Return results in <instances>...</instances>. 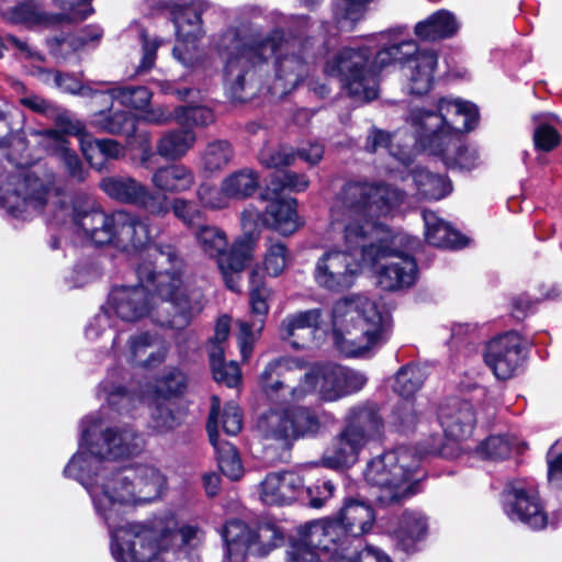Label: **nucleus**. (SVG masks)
I'll return each mask as SVG.
<instances>
[{
    "label": "nucleus",
    "mask_w": 562,
    "mask_h": 562,
    "mask_svg": "<svg viewBox=\"0 0 562 562\" xmlns=\"http://www.w3.org/2000/svg\"><path fill=\"white\" fill-rule=\"evenodd\" d=\"M443 150H436L428 143L420 144L424 148L429 149L435 155H441L448 167L460 169H472L476 166L479 155L475 148L461 144L460 138L453 140H442Z\"/></svg>",
    "instance_id": "79ce46f5"
},
{
    "label": "nucleus",
    "mask_w": 562,
    "mask_h": 562,
    "mask_svg": "<svg viewBox=\"0 0 562 562\" xmlns=\"http://www.w3.org/2000/svg\"><path fill=\"white\" fill-rule=\"evenodd\" d=\"M335 525L312 521L301 527L286 550V562H335Z\"/></svg>",
    "instance_id": "2eb2a0df"
},
{
    "label": "nucleus",
    "mask_w": 562,
    "mask_h": 562,
    "mask_svg": "<svg viewBox=\"0 0 562 562\" xmlns=\"http://www.w3.org/2000/svg\"><path fill=\"white\" fill-rule=\"evenodd\" d=\"M0 204L13 217L26 220L32 213L44 211L56 224L71 221L78 233L95 245L111 244L126 252L145 250L160 266L177 260L172 246H151L155 237L151 221L127 210L106 213L70 204L68 198L29 171L11 175L0 188Z\"/></svg>",
    "instance_id": "7ed1b4c3"
},
{
    "label": "nucleus",
    "mask_w": 562,
    "mask_h": 562,
    "mask_svg": "<svg viewBox=\"0 0 562 562\" xmlns=\"http://www.w3.org/2000/svg\"><path fill=\"white\" fill-rule=\"evenodd\" d=\"M153 187L166 193H182L192 189L195 183L194 171L183 164H170L157 168L150 177Z\"/></svg>",
    "instance_id": "72a5a7b5"
},
{
    "label": "nucleus",
    "mask_w": 562,
    "mask_h": 562,
    "mask_svg": "<svg viewBox=\"0 0 562 562\" xmlns=\"http://www.w3.org/2000/svg\"><path fill=\"white\" fill-rule=\"evenodd\" d=\"M183 422L182 411L167 398H157L150 408L149 428L157 435L175 431Z\"/></svg>",
    "instance_id": "a19ab883"
},
{
    "label": "nucleus",
    "mask_w": 562,
    "mask_h": 562,
    "mask_svg": "<svg viewBox=\"0 0 562 562\" xmlns=\"http://www.w3.org/2000/svg\"><path fill=\"white\" fill-rule=\"evenodd\" d=\"M503 509L514 522L539 530L548 525V516L533 482L517 479L508 482L503 491Z\"/></svg>",
    "instance_id": "4468645a"
},
{
    "label": "nucleus",
    "mask_w": 562,
    "mask_h": 562,
    "mask_svg": "<svg viewBox=\"0 0 562 562\" xmlns=\"http://www.w3.org/2000/svg\"><path fill=\"white\" fill-rule=\"evenodd\" d=\"M233 158L234 149L227 140H212L201 154V168L205 172H218L227 167Z\"/></svg>",
    "instance_id": "de8ad7c7"
},
{
    "label": "nucleus",
    "mask_w": 562,
    "mask_h": 562,
    "mask_svg": "<svg viewBox=\"0 0 562 562\" xmlns=\"http://www.w3.org/2000/svg\"><path fill=\"white\" fill-rule=\"evenodd\" d=\"M101 191L119 203L137 206L154 216L169 213L167 195L153 191L147 184L128 175L108 176L100 180Z\"/></svg>",
    "instance_id": "ddd939ff"
},
{
    "label": "nucleus",
    "mask_w": 562,
    "mask_h": 562,
    "mask_svg": "<svg viewBox=\"0 0 562 562\" xmlns=\"http://www.w3.org/2000/svg\"><path fill=\"white\" fill-rule=\"evenodd\" d=\"M310 186L308 178L303 173L286 171L281 175H274L269 184L261 192V199H274L288 190L291 192H303Z\"/></svg>",
    "instance_id": "3c124183"
},
{
    "label": "nucleus",
    "mask_w": 562,
    "mask_h": 562,
    "mask_svg": "<svg viewBox=\"0 0 562 562\" xmlns=\"http://www.w3.org/2000/svg\"><path fill=\"white\" fill-rule=\"evenodd\" d=\"M116 335L112 341V352L125 362L140 368H156L161 364L168 355L167 342L157 334L150 331H135L124 340Z\"/></svg>",
    "instance_id": "f3484780"
},
{
    "label": "nucleus",
    "mask_w": 562,
    "mask_h": 562,
    "mask_svg": "<svg viewBox=\"0 0 562 562\" xmlns=\"http://www.w3.org/2000/svg\"><path fill=\"white\" fill-rule=\"evenodd\" d=\"M38 145L49 155L56 157L68 177L78 182L86 180L88 171L74 149L70 148L67 138L53 128L37 131Z\"/></svg>",
    "instance_id": "cd10ccee"
},
{
    "label": "nucleus",
    "mask_w": 562,
    "mask_h": 562,
    "mask_svg": "<svg viewBox=\"0 0 562 562\" xmlns=\"http://www.w3.org/2000/svg\"><path fill=\"white\" fill-rule=\"evenodd\" d=\"M295 154L291 147H266L259 153V161L267 168H281L290 166L295 160Z\"/></svg>",
    "instance_id": "0e129e2a"
},
{
    "label": "nucleus",
    "mask_w": 562,
    "mask_h": 562,
    "mask_svg": "<svg viewBox=\"0 0 562 562\" xmlns=\"http://www.w3.org/2000/svg\"><path fill=\"white\" fill-rule=\"evenodd\" d=\"M389 532L396 540V546L409 553L415 551L417 543L427 532V520L417 512H405L391 524Z\"/></svg>",
    "instance_id": "f704fd0d"
},
{
    "label": "nucleus",
    "mask_w": 562,
    "mask_h": 562,
    "mask_svg": "<svg viewBox=\"0 0 562 562\" xmlns=\"http://www.w3.org/2000/svg\"><path fill=\"white\" fill-rule=\"evenodd\" d=\"M458 29L456 16L447 10H439L419 21L414 27V33L422 41L435 42L453 36Z\"/></svg>",
    "instance_id": "e433bc0d"
},
{
    "label": "nucleus",
    "mask_w": 562,
    "mask_h": 562,
    "mask_svg": "<svg viewBox=\"0 0 562 562\" xmlns=\"http://www.w3.org/2000/svg\"><path fill=\"white\" fill-rule=\"evenodd\" d=\"M423 382V370L416 366H406L396 373L393 389L404 398H408L419 390Z\"/></svg>",
    "instance_id": "4d7b16f0"
},
{
    "label": "nucleus",
    "mask_w": 562,
    "mask_h": 562,
    "mask_svg": "<svg viewBox=\"0 0 562 562\" xmlns=\"http://www.w3.org/2000/svg\"><path fill=\"white\" fill-rule=\"evenodd\" d=\"M367 445L344 427L325 448L319 464L324 468L344 471L353 467Z\"/></svg>",
    "instance_id": "b1692460"
},
{
    "label": "nucleus",
    "mask_w": 562,
    "mask_h": 562,
    "mask_svg": "<svg viewBox=\"0 0 562 562\" xmlns=\"http://www.w3.org/2000/svg\"><path fill=\"white\" fill-rule=\"evenodd\" d=\"M223 539L229 559H243L246 553L252 554L254 529L244 521L233 519L226 522L223 529Z\"/></svg>",
    "instance_id": "ea45409f"
},
{
    "label": "nucleus",
    "mask_w": 562,
    "mask_h": 562,
    "mask_svg": "<svg viewBox=\"0 0 562 562\" xmlns=\"http://www.w3.org/2000/svg\"><path fill=\"white\" fill-rule=\"evenodd\" d=\"M412 180L416 187L417 194L422 199L440 200L447 196L451 190V183L440 175L418 168L412 171Z\"/></svg>",
    "instance_id": "c03bdc74"
},
{
    "label": "nucleus",
    "mask_w": 562,
    "mask_h": 562,
    "mask_svg": "<svg viewBox=\"0 0 562 562\" xmlns=\"http://www.w3.org/2000/svg\"><path fill=\"white\" fill-rule=\"evenodd\" d=\"M271 296L272 290L267 286L263 273L259 267H255L249 274V304L255 318L250 322L244 319L236 322L238 326L237 340L244 360L249 358L252 346L263 329L269 312L268 301Z\"/></svg>",
    "instance_id": "dca6fc26"
},
{
    "label": "nucleus",
    "mask_w": 562,
    "mask_h": 562,
    "mask_svg": "<svg viewBox=\"0 0 562 562\" xmlns=\"http://www.w3.org/2000/svg\"><path fill=\"white\" fill-rule=\"evenodd\" d=\"M113 100H117L122 105L143 110L151 99V92L146 87H125L109 90Z\"/></svg>",
    "instance_id": "bf43d9fd"
},
{
    "label": "nucleus",
    "mask_w": 562,
    "mask_h": 562,
    "mask_svg": "<svg viewBox=\"0 0 562 562\" xmlns=\"http://www.w3.org/2000/svg\"><path fill=\"white\" fill-rule=\"evenodd\" d=\"M81 151L87 161L98 170H101L103 162H95L94 156L100 153L105 159H120L124 156V147L114 139H95L91 136L81 138Z\"/></svg>",
    "instance_id": "49530a36"
},
{
    "label": "nucleus",
    "mask_w": 562,
    "mask_h": 562,
    "mask_svg": "<svg viewBox=\"0 0 562 562\" xmlns=\"http://www.w3.org/2000/svg\"><path fill=\"white\" fill-rule=\"evenodd\" d=\"M42 79L44 82L48 85H53L64 92H68L71 94H79L82 97H92L99 90L94 89L93 86H104L106 82L98 81V82H87L81 83L79 79L68 74H60L59 71L44 70L42 71Z\"/></svg>",
    "instance_id": "8fccbe9b"
},
{
    "label": "nucleus",
    "mask_w": 562,
    "mask_h": 562,
    "mask_svg": "<svg viewBox=\"0 0 562 562\" xmlns=\"http://www.w3.org/2000/svg\"><path fill=\"white\" fill-rule=\"evenodd\" d=\"M292 439L315 436L321 429L318 416L306 407L290 409Z\"/></svg>",
    "instance_id": "5fc2aeb1"
},
{
    "label": "nucleus",
    "mask_w": 562,
    "mask_h": 562,
    "mask_svg": "<svg viewBox=\"0 0 562 562\" xmlns=\"http://www.w3.org/2000/svg\"><path fill=\"white\" fill-rule=\"evenodd\" d=\"M338 375V364L335 363L307 367L299 359L279 358L266 366L259 383L267 398L279 404L299 402L311 394H317L325 402H335L341 398Z\"/></svg>",
    "instance_id": "423d86ee"
},
{
    "label": "nucleus",
    "mask_w": 562,
    "mask_h": 562,
    "mask_svg": "<svg viewBox=\"0 0 562 562\" xmlns=\"http://www.w3.org/2000/svg\"><path fill=\"white\" fill-rule=\"evenodd\" d=\"M8 20L14 24H35L42 20V14L33 1L21 2L7 12Z\"/></svg>",
    "instance_id": "338daca9"
},
{
    "label": "nucleus",
    "mask_w": 562,
    "mask_h": 562,
    "mask_svg": "<svg viewBox=\"0 0 562 562\" xmlns=\"http://www.w3.org/2000/svg\"><path fill=\"white\" fill-rule=\"evenodd\" d=\"M142 526L144 533L146 535L145 544H153L159 551H165L166 562L169 561V544L175 532L178 533L181 539V544L188 548H196L204 540V531L195 525H183L179 527L178 520L171 510L161 512L156 515L146 524L142 522H126L119 525L116 522L113 527H109L112 538L111 552L113 553L114 547L120 542H125L124 539H119L116 536L127 531L132 526Z\"/></svg>",
    "instance_id": "9b49d317"
},
{
    "label": "nucleus",
    "mask_w": 562,
    "mask_h": 562,
    "mask_svg": "<svg viewBox=\"0 0 562 562\" xmlns=\"http://www.w3.org/2000/svg\"><path fill=\"white\" fill-rule=\"evenodd\" d=\"M437 64L438 56L432 49H423L415 58L411 59L409 66L403 67L407 92L416 95L427 93L432 86Z\"/></svg>",
    "instance_id": "c756f323"
},
{
    "label": "nucleus",
    "mask_w": 562,
    "mask_h": 562,
    "mask_svg": "<svg viewBox=\"0 0 562 562\" xmlns=\"http://www.w3.org/2000/svg\"><path fill=\"white\" fill-rule=\"evenodd\" d=\"M304 486L303 479L293 471L271 472L258 484L260 502L269 506L292 504Z\"/></svg>",
    "instance_id": "4be33fe9"
},
{
    "label": "nucleus",
    "mask_w": 562,
    "mask_h": 562,
    "mask_svg": "<svg viewBox=\"0 0 562 562\" xmlns=\"http://www.w3.org/2000/svg\"><path fill=\"white\" fill-rule=\"evenodd\" d=\"M116 537L125 540L113 549V558L116 562H166L164 550L159 551L153 544H145L146 535L142 526H132Z\"/></svg>",
    "instance_id": "bb28decb"
},
{
    "label": "nucleus",
    "mask_w": 562,
    "mask_h": 562,
    "mask_svg": "<svg viewBox=\"0 0 562 562\" xmlns=\"http://www.w3.org/2000/svg\"><path fill=\"white\" fill-rule=\"evenodd\" d=\"M243 235L233 243L234 265L240 268L245 260H251L260 234V225L265 223V214L249 205L241 213Z\"/></svg>",
    "instance_id": "2f4dec72"
},
{
    "label": "nucleus",
    "mask_w": 562,
    "mask_h": 562,
    "mask_svg": "<svg viewBox=\"0 0 562 562\" xmlns=\"http://www.w3.org/2000/svg\"><path fill=\"white\" fill-rule=\"evenodd\" d=\"M196 198L200 204L209 210H221L228 207L231 201L224 189L223 181L221 182L220 188L209 183H201L196 190Z\"/></svg>",
    "instance_id": "e2e57ef3"
},
{
    "label": "nucleus",
    "mask_w": 562,
    "mask_h": 562,
    "mask_svg": "<svg viewBox=\"0 0 562 562\" xmlns=\"http://www.w3.org/2000/svg\"><path fill=\"white\" fill-rule=\"evenodd\" d=\"M90 123L100 132L132 136L136 120L127 111H100L92 115Z\"/></svg>",
    "instance_id": "37998d69"
},
{
    "label": "nucleus",
    "mask_w": 562,
    "mask_h": 562,
    "mask_svg": "<svg viewBox=\"0 0 562 562\" xmlns=\"http://www.w3.org/2000/svg\"><path fill=\"white\" fill-rule=\"evenodd\" d=\"M220 9L206 0H177L169 5L176 36L180 42L194 43L205 34L202 15Z\"/></svg>",
    "instance_id": "412c9836"
},
{
    "label": "nucleus",
    "mask_w": 562,
    "mask_h": 562,
    "mask_svg": "<svg viewBox=\"0 0 562 562\" xmlns=\"http://www.w3.org/2000/svg\"><path fill=\"white\" fill-rule=\"evenodd\" d=\"M270 203L265 211V224L272 227L282 235H291L301 225L296 213V200L289 199H263Z\"/></svg>",
    "instance_id": "c9c22d12"
},
{
    "label": "nucleus",
    "mask_w": 562,
    "mask_h": 562,
    "mask_svg": "<svg viewBox=\"0 0 562 562\" xmlns=\"http://www.w3.org/2000/svg\"><path fill=\"white\" fill-rule=\"evenodd\" d=\"M126 380L127 373L113 369L100 384V391L104 394L105 401L119 413H130L142 402L140 395L126 387Z\"/></svg>",
    "instance_id": "473e14b6"
},
{
    "label": "nucleus",
    "mask_w": 562,
    "mask_h": 562,
    "mask_svg": "<svg viewBox=\"0 0 562 562\" xmlns=\"http://www.w3.org/2000/svg\"><path fill=\"white\" fill-rule=\"evenodd\" d=\"M407 32L406 26H396L380 34L385 41V46L381 48L374 58V66L382 69L391 64L398 63L409 66L411 59L415 58L423 49L413 40H401Z\"/></svg>",
    "instance_id": "c85d7f7f"
},
{
    "label": "nucleus",
    "mask_w": 562,
    "mask_h": 562,
    "mask_svg": "<svg viewBox=\"0 0 562 562\" xmlns=\"http://www.w3.org/2000/svg\"><path fill=\"white\" fill-rule=\"evenodd\" d=\"M196 142V134L190 128H176L165 132L156 145L157 154L169 160L184 157Z\"/></svg>",
    "instance_id": "4c0bfd02"
},
{
    "label": "nucleus",
    "mask_w": 562,
    "mask_h": 562,
    "mask_svg": "<svg viewBox=\"0 0 562 562\" xmlns=\"http://www.w3.org/2000/svg\"><path fill=\"white\" fill-rule=\"evenodd\" d=\"M438 420L447 437L460 440L472 434L476 418L470 402L450 398L440 406Z\"/></svg>",
    "instance_id": "a878e982"
},
{
    "label": "nucleus",
    "mask_w": 562,
    "mask_h": 562,
    "mask_svg": "<svg viewBox=\"0 0 562 562\" xmlns=\"http://www.w3.org/2000/svg\"><path fill=\"white\" fill-rule=\"evenodd\" d=\"M423 218L425 236L430 245L442 248H459L464 245L462 236L436 213L424 211Z\"/></svg>",
    "instance_id": "58836bf2"
},
{
    "label": "nucleus",
    "mask_w": 562,
    "mask_h": 562,
    "mask_svg": "<svg viewBox=\"0 0 562 562\" xmlns=\"http://www.w3.org/2000/svg\"><path fill=\"white\" fill-rule=\"evenodd\" d=\"M321 318V308L291 313L281 321L279 335L295 349L306 348L313 342L319 329Z\"/></svg>",
    "instance_id": "5701e85b"
},
{
    "label": "nucleus",
    "mask_w": 562,
    "mask_h": 562,
    "mask_svg": "<svg viewBox=\"0 0 562 562\" xmlns=\"http://www.w3.org/2000/svg\"><path fill=\"white\" fill-rule=\"evenodd\" d=\"M181 267L182 261L178 256L177 260L164 266L154 258L145 256L136 268L142 284L113 288L100 313L87 326V338L97 339L111 325L112 316L126 323H135L151 316L157 303L150 296V291H155L175 310L173 316L161 321L160 324L176 329L187 327L201 312L203 294L200 289L183 284L180 278Z\"/></svg>",
    "instance_id": "39448f33"
},
{
    "label": "nucleus",
    "mask_w": 562,
    "mask_h": 562,
    "mask_svg": "<svg viewBox=\"0 0 562 562\" xmlns=\"http://www.w3.org/2000/svg\"><path fill=\"white\" fill-rule=\"evenodd\" d=\"M368 48L345 47L325 65V72L339 77L348 93L359 101H371L378 97L374 75L367 69L370 58Z\"/></svg>",
    "instance_id": "f8f14e48"
},
{
    "label": "nucleus",
    "mask_w": 562,
    "mask_h": 562,
    "mask_svg": "<svg viewBox=\"0 0 562 562\" xmlns=\"http://www.w3.org/2000/svg\"><path fill=\"white\" fill-rule=\"evenodd\" d=\"M188 384L186 374L178 368H167L157 380V393L166 396L182 394Z\"/></svg>",
    "instance_id": "680f3d73"
},
{
    "label": "nucleus",
    "mask_w": 562,
    "mask_h": 562,
    "mask_svg": "<svg viewBox=\"0 0 562 562\" xmlns=\"http://www.w3.org/2000/svg\"><path fill=\"white\" fill-rule=\"evenodd\" d=\"M532 138L535 148L546 153L553 150L561 143L559 132L547 123H539L536 126Z\"/></svg>",
    "instance_id": "69168bd1"
},
{
    "label": "nucleus",
    "mask_w": 562,
    "mask_h": 562,
    "mask_svg": "<svg viewBox=\"0 0 562 562\" xmlns=\"http://www.w3.org/2000/svg\"><path fill=\"white\" fill-rule=\"evenodd\" d=\"M483 357L497 379H510L520 371L525 361L521 339L516 334L498 336L486 345Z\"/></svg>",
    "instance_id": "6ab92c4d"
},
{
    "label": "nucleus",
    "mask_w": 562,
    "mask_h": 562,
    "mask_svg": "<svg viewBox=\"0 0 562 562\" xmlns=\"http://www.w3.org/2000/svg\"><path fill=\"white\" fill-rule=\"evenodd\" d=\"M195 239L206 256L216 259L217 267L227 288L232 291H239L240 273L251 260H245L240 268L235 267L233 245L227 251L228 237L220 227L201 226L195 233Z\"/></svg>",
    "instance_id": "a211bd4d"
},
{
    "label": "nucleus",
    "mask_w": 562,
    "mask_h": 562,
    "mask_svg": "<svg viewBox=\"0 0 562 562\" xmlns=\"http://www.w3.org/2000/svg\"><path fill=\"white\" fill-rule=\"evenodd\" d=\"M347 550H339L335 562H392L390 558L378 548L366 546L356 553H345Z\"/></svg>",
    "instance_id": "774afa93"
},
{
    "label": "nucleus",
    "mask_w": 562,
    "mask_h": 562,
    "mask_svg": "<svg viewBox=\"0 0 562 562\" xmlns=\"http://www.w3.org/2000/svg\"><path fill=\"white\" fill-rule=\"evenodd\" d=\"M282 529L273 521H263L254 529L252 554L266 555L283 542Z\"/></svg>",
    "instance_id": "603ef678"
},
{
    "label": "nucleus",
    "mask_w": 562,
    "mask_h": 562,
    "mask_svg": "<svg viewBox=\"0 0 562 562\" xmlns=\"http://www.w3.org/2000/svg\"><path fill=\"white\" fill-rule=\"evenodd\" d=\"M418 420L415 403L409 398H403L393 408L389 423L395 430L408 432L415 428Z\"/></svg>",
    "instance_id": "6e6d98bb"
},
{
    "label": "nucleus",
    "mask_w": 562,
    "mask_h": 562,
    "mask_svg": "<svg viewBox=\"0 0 562 562\" xmlns=\"http://www.w3.org/2000/svg\"><path fill=\"white\" fill-rule=\"evenodd\" d=\"M479 120L477 108L461 99L442 98L436 111L413 110L411 123L416 127L420 144L428 143L436 150H443L442 140L460 138L459 134L469 132Z\"/></svg>",
    "instance_id": "9d476101"
},
{
    "label": "nucleus",
    "mask_w": 562,
    "mask_h": 562,
    "mask_svg": "<svg viewBox=\"0 0 562 562\" xmlns=\"http://www.w3.org/2000/svg\"><path fill=\"white\" fill-rule=\"evenodd\" d=\"M375 516L370 505L349 501L341 509L339 516L335 519L316 520L325 525H335L337 531L335 535V551L348 550L345 547L356 538L369 532L373 526Z\"/></svg>",
    "instance_id": "aec40b11"
},
{
    "label": "nucleus",
    "mask_w": 562,
    "mask_h": 562,
    "mask_svg": "<svg viewBox=\"0 0 562 562\" xmlns=\"http://www.w3.org/2000/svg\"><path fill=\"white\" fill-rule=\"evenodd\" d=\"M81 439L77 453L64 474L81 483L90 494L95 512L108 527L120 522L122 513L159 499L167 490V479L150 464H135L115 471L105 460L138 456L145 439L130 426L100 431L99 418L88 416L81 422Z\"/></svg>",
    "instance_id": "f03ea898"
},
{
    "label": "nucleus",
    "mask_w": 562,
    "mask_h": 562,
    "mask_svg": "<svg viewBox=\"0 0 562 562\" xmlns=\"http://www.w3.org/2000/svg\"><path fill=\"white\" fill-rule=\"evenodd\" d=\"M380 233H372L362 251L363 263L375 268L376 282L386 291H396L414 284L417 265L408 251L417 244L402 235L391 236L386 227L376 221Z\"/></svg>",
    "instance_id": "6e6552de"
},
{
    "label": "nucleus",
    "mask_w": 562,
    "mask_h": 562,
    "mask_svg": "<svg viewBox=\"0 0 562 562\" xmlns=\"http://www.w3.org/2000/svg\"><path fill=\"white\" fill-rule=\"evenodd\" d=\"M404 193L384 183L347 182L337 195L331 210V225L340 229L345 249L326 248L315 259L313 280L327 292L349 290L358 279L362 251L372 233H380L376 220L400 205Z\"/></svg>",
    "instance_id": "20e7f679"
},
{
    "label": "nucleus",
    "mask_w": 562,
    "mask_h": 562,
    "mask_svg": "<svg viewBox=\"0 0 562 562\" xmlns=\"http://www.w3.org/2000/svg\"><path fill=\"white\" fill-rule=\"evenodd\" d=\"M420 456L407 447H397L368 461L364 479L379 488L378 503L400 504L416 494Z\"/></svg>",
    "instance_id": "1a4fd4ad"
},
{
    "label": "nucleus",
    "mask_w": 562,
    "mask_h": 562,
    "mask_svg": "<svg viewBox=\"0 0 562 562\" xmlns=\"http://www.w3.org/2000/svg\"><path fill=\"white\" fill-rule=\"evenodd\" d=\"M307 16H295L286 32L276 26L268 32L248 22L222 31L214 48L223 63V81L233 100L245 101L268 93L282 98L311 72L317 59L328 52L323 38L306 35Z\"/></svg>",
    "instance_id": "f257e3e1"
},
{
    "label": "nucleus",
    "mask_w": 562,
    "mask_h": 562,
    "mask_svg": "<svg viewBox=\"0 0 562 562\" xmlns=\"http://www.w3.org/2000/svg\"><path fill=\"white\" fill-rule=\"evenodd\" d=\"M221 400L214 395L211 398V409L207 420V434L214 447L217 464L222 473L228 479L236 481L243 476L244 469L237 451L229 442L218 439Z\"/></svg>",
    "instance_id": "393cba45"
},
{
    "label": "nucleus",
    "mask_w": 562,
    "mask_h": 562,
    "mask_svg": "<svg viewBox=\"0 0 562 562\" xmlns=\"http://www.w3.org/2000/svg\"><path fill=\"white\" fill-rule=\"evenodd\" d=\"M345 427L368 445L383 435L384 423L374 404H361L349 409Z\"/></svg>",
    "instance_id": "7c9ffc66"
},
{
    "label": "nucleus",
    "mask_w": 562,
    "mask_h": 562,
    "mask_svg": "<svg viewBox=\"0 0 562 562\" xmlns=\"http://www.w3.org/2000/svg\"><path fill=\"white\" fill-rule=\"evenodd\" d=\"M266 438L282 441L284 446L292 439L290 409L270 412L258 424Z\"/></svg>",
    "instance_id": "09e8293b"
},
{
    "label": "nucleus",
    "mask_w": 562,
    "mask_h": 562,
    "mask_svg": "<svg viewBox=\"0 0 562 562\" xmlns=\"http://www.w3.org/2000/svg\"><path fill=\"white\" fill-rule=\"evenodd\" d=\"M514 445V439L508 436H490L477 446L476 454L488 460L505 459L512 453Z\"/></svg>",
    "instance_id": "13d9d810"
},
{
    "label": "nucleus",
    "mask_w": 562,
    "mask_h": 562,
    "mask_svg": "<svg viewBox=\"0 0 562 562\" xmlns=\"http://www.w3.org/2000/svg\"><path fill=\"white\" fill-rule=\"evenodd\" d=\"M224 189L231 200H244L251 196L259 188V176L252 169H240L223 180Z\"/></svg>",
    "instance_id": "a18cd8bd"
},
{
    "label": "nucleus",
    "mask_w": 562,
    "mask_h": 562,
    "mask_svg": "<svg viewBox=\"0 0 562 562\" xmlns=\"http://www.w3.org/2000/svg\"><path fill=\"white\" fill-rule=\"evenodd\" d=\"M291 262V252L285 244L269 239L263 256V269L270 277L281 276Z\"/></svg>",
    "instance_id": "864d4df0"
},
{
    "label": "nucleus",
    "mask_w": 562,
    "mask_h": 562,
    "mask_svg": "<svg viewBox=\"0 0 562 562\" xmlns=\"http://www.w3.org/2000/svg\"><path fill=\"white\" fill-rule=\"evenodd\" d=\"M390 326L389 311L368 297L340 300L334 305V341L347 357L363 356L382 345Z\"/></svg>",
    "instance_id": "0eeeda50"
},
{
    "label": "nucleus",
    "mask_w": 562,
    "mask_h": 562,
    "mask_svg": "<svg viewBox=\"0 0 562 562\" xmlns=\"http://www.w3.org/2000/svg\"><path fill=\"white\" fill-rule=\"evenodd\" d=\"M214 122L213 111L201 105H181L176 108V123L183 126H206Z\"/></svg>",
    "instance_id": "052dcab7"
}]
</instances>
